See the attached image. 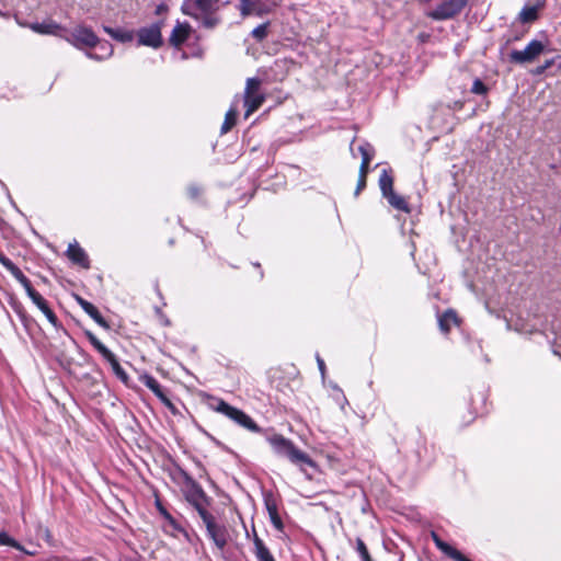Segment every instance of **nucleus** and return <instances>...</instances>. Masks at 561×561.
Masks as SVG:
<instances>
[{
  "mask_svg": "<svg viewBox=\"0 0 561 561\" xmlns=\"http://www.w3.org/2000/svg\"><path fill=\"white\" fill-rule=\"evenodd\" d=\"M221 0H183L181 12L199 23L206 30L219 26L222 19L219 14Z\"/></svg>",
  "mask_w": 561,
  "mask_h": 561,
  "instance_id": "1",
  "label": "nucleus"
},
{
  "mask_svg": "<svg viewBox=\"0 0 561 561\" xmlns=\"http://www.w3.org/2000/svg\"><path fill=\"white\" fill-rule=\"evenodd\" d=\"M274 453L278 456L286 457L291 463L297 466L316 467L314 461L308 454L304 453L295 446V444L280 434H273L266 437Z\"/></svg>",
  "mask_w": 561,
  "mask_h": 561,
  "instance_id": "2",
  "label": "nucleus"
},
{
  "mask_svg": "<svg viewBox=\"0 0 561 561\" xmlns=\"http://www.w3.org/2000/svg\"><path fill=\"white\" fill-rule=\"evenodd\" d=\"M208 405L211 410L224 414L237 425L252 433H262L263 430L254 422V420L242 410L230 405L221 398L209 397Z\"/></svg>",
  "mask_w": 561,
  "mask_h": 561,
  "instance_id": "3",
  "label": "nucleus"
},
{
  "mask_svg": "<svg viewBox=\"0 0 561 561\" xmlns=\"http://www.w3.org/2000/svg\"><path fill=\"white\" fill-rule=\"evenodd\" d=\"M164 20H159L150 25L142 26L137 30V46H147L153 49H159L163 45L162 28Z\"/></svg>",
  "mask_w": 561,
  "mask_h": 561,
  "instance_id": "4",
  "label": "nucleus"
},
{
  "mask_svg": "<svg viewBox=\"0 0 561 561\" xmlns=\"http://www.w3.org/2000/svg\"><path fill=\"white\" fill-rule=\"evenodd\" d=\"M469 0H444L426 13L434 21L455 19L467 7Z\"/></svg>",
  "mask_w": 561,
  "mask_h": 561,
  "instance_id": "5",
  "label": "nucleus"
},
{
  "mask_svg": "<svg viewBox=\"0 0 561 561\" xmlns=\"http://www.w3.org/2000/svg\"><path fill=\"white\" fill-rule=\"evenodd\" d=\"M545 44L541 41L533 39L523 50L514 49L510 53V61L518 65L534 62L543 51Z\"/></svg>",
  "mask_w": 561,
  "mask_h": 561,
  "instance_id": "6",
  "label": "nucleus"
},
{
  "mask_svg": "<svg viewBox=\"0 0 561 561\" xmlns=\"http://www.w3.org/2000/svg\"><path fill=\"white\" fill-rule=\"evenodd\" d=\"M278 3L279 0H240L238 9L243 18L252 14L262 16L270 13Z\"/></svg>",
  "mask_w": 561,
  "mask_h": 561,
  "instance_id": "7",
  "label": "nucleus"
},
{
  "mask_svg": "<svg viewBox=\"0 0 561 561\" xmlns=\"http://www.w3.org/2000/svg\"><path fill=\"white\" fill-rule=\"evenodd\" d=\"M67 41L78 48H92L99 44V37L87 26H77L72 30Z\"/></svg>",
  "mask_w": 561,
  "mask_h": 561,
  "instance_id": "8",
  "label": "nucleus"
},
{
  "mask_svg": "<svg viewBox=\"0 0 561 561\" xmlns=\"http://www.w3.org/2000/svg\"><path fill=\"white\" fill-rule=\"evenodd\" d=\"M204 525L206 527L208 537L220 551H224L228 545L229 539L227 527L222 524H218L214 516L205 520Z\"/></svg>",
  "mask_w": 561,
  "mask_h": 561,
  "instance_id": "9",
  "label": "nucleus"
},
{
  "mask_svg": "<svg viewBox=\"0 0 561 561\" xmlns=\"http://www.w3.org/2000/svg\"><path fill=\"white\" fill-rule=\"evenodd\" d=\"M181 476L185 484V499L190 504L197 501H206V492L186 471L181 470Z\"/></svg>",
  "mask_w": 561,
  "mask_h": 561,
  "instance_id": "10",
  "label": "nucleus"
},
{
  "mask_svg": "<svg viewBox=\"0 0 561 561\" xmlns=\"http://www.w3.org/2000/svg\"><path fill=\"white\" fill-rule=\"evenodd\" d=\"M192 32L193 28L187 22L178 21L169 37L170 45L180 48L188 39Z\"/></svg>",
  "mask_w": 561,
  "mask_h": 561,
  "instance_id": "11",
  "label": "nucleus"
},
{
  "mask_svg": "<svg viewBox=\"0 0 561 561\" xmlns=\"http://www.w3.org/2000/svg\"><path fill=\"white\" fill-rule=\"evenodd\" d=\"M75 299L77 304L84 310V312L89 314L100 327L105 330L111 329L110 323L105 320V318L93 304L78 295L75 296Z\"/></svg>",
  "mask_w": 561,
  "mask_h": 561,
  "instance_id": "12",
  "label": "nucleus"
},
{
  "mask_svg": "<svg viewBox=\"0 0 561 561\" xmlns=\"http://www.w3.org/2000/svg\"><path fill=\"white\" fill-rule=\"evenodd\" d=\"M33 301L34 305H36V307L45 314V317L47 318V320L49 321V323L56 328V329H62L65 333H67V331L62 328L60 321L58 320L57 316L55 314V312L50 309V307L48 306V302L46 301V299L41 295H36L33 299H31Z\"/></svg>",
  "mask_w": 561,
  "mask_h": 561,
  "instance_id": "13",
  "label": "nucleus"
},
{
  "mask_svg": "<svg viewBox=\"0 0 561 561\" xmlns=\"http://www.w3.org/2000/svg\"><path fill=\"white\" fill-rule=\"evenodd\" d=\"M66 254L73 264H77L83 268L90 267V260L88 254L77 242L69 244Z\"/></svg>",
  "mask_w": 561,
  "mask_h": 561,
  "instance_id": "14",
  "label": "nucleus"
},
{
  "mask_svg": "<svg viewBox=\"0 0 561 561\" xmlns=\"http://www.w3.org/2000/svg\"><path fill=\"white\" fill-rule=\"evenodd\" d=\"M265 508L268 513L271 523L277 530H283L284 524L278 514L277 503L272 494L265 495L264 497Z\"/></svg>",
  "mask_w": 561,
  "mask_h": 561,
  "instance_id": "15",
  "label": "nucleus"
},
{
  "mask_svg": "<svg viewBox=\"0 0 561 561\" xmlns=\"http://www.w3.org/2000/svg\"><path fill=\"white\" fill-rule=\"evenodd\" d=\"M542 3L540 2L533 5H524L518 14V21L523 24L534 23L535 21L538 20L539 11L542 9Z\"/></svg>",
  "mask_w": 561,
  "mask_h": 561,
  "instance_id": "16",
  "label": "nucleus"
},
{
  "mask_svg": "<svg viewBox=\"0 0 561 561\" xmlns=\"http://www.w3.org/2000/svg\"><path fill=\"white\" fill-rule=\"evenodd\" d=\"M253 552L257 561H275L270 549L265 546L264 541L259 537L255 530H253Z\"/></svg>",
  "mask_w": 561,
  "mask_h": 561,
  "instance_id": "17",
  "label": "nucleus"
},
{
  "mask_svg": "<svg viewBox=\"0 0 561 561\" xmlns=\"http://www.w3.org/2000/svg\"><path fill=\"white\" fill-rule=\"evenodd\" d=\"M453 325H459V318L455 310L448 309L438 317V327L444 334H448Z\"/></svg>",
  "mask_w": 561,
  "mask_h": 561,
  "instance_id": "18",
  "label": "nucleus"
},
{
  "mask_svg": "<svg viewBox=\"0 0 561 561\" xmlns=\"http://www.w3.org/2000/svg\"><path fill=\"white\" fill-rule=\"evenodd\" d=\"M9 305L13 309V311L19 316L23 325L27 329L33 322V319L27 314L23 304L16 297L10 296Z\"/></svg>",
  "mask_w": 561,
  "mask_h": 561,
  "instance_id": "19",
  "label": "nucleus"
},
{
  "mask_svg": "<svg viewBox=\"0 0 561 561\" xmlns=\"http://www.w3.org/2000/svg\"><path fill=\"white\" fill-rule=\"evenodd\" d=\"M264 101L265 95L263 93L244 95L245 117H249L252 113L257 111Z\"/></svg>",
  "mask_w": 561,
  "mask_h": 561,
  "instance_id": "20",
  "label": "nucleus"
},
{
  "mask_svg": "<svg viewBox=\"0 0 561 561\" xmlns=\"http://www.w3.org/2000/svg\"><path fill=\"white\" fill-rule=\"evenodd\" d=\"M103 358L106 362H108L115 376L124 383H127L129 377H128L127 373L124 370V368L121 366L115 354L110 351L108 355L107 354L104 355Z\"/></svg>",
  "mask_w": 561,
  "mask_h": 561,
  "instance_id": "21",
  "label": "nucleus"
},
{
  "mask_svg": "<svg viewBox=\"0 0 561 561\" xmlns=\"http://www.w3.org/2000/svg\"><path fill=\"white\" fill-rule=\"evenodd\" d=\"M103 30L113 39L121 42V43L131 42L135 37V33L133 31H127V30H123V28H113L110 26H104Z\"/></svg>",
  "mask_w": 561,
  "mask_h": 561,
  "instance_id": "22",
  "label": "nucleus"
},
{
  "mask_svg": "<svg viewBox=\"0 0 561 561\" xmlns=\"http://www.w3.org/2000/svg\"><path fill=\"white\" fill-rule=\"evenodd\" d=\"M378 184L383 197L393 192V176L390 169H383L381 171Z\"/></svg>",
  "mask_w": 561,
  "mask_h": 561,
  "instance_id": "23",
  "label": "nucleus"
},
{
  "mask_svg": "<svg viewBox=\"0 0 561 561\" xmlns=\"http://www.w3.org/2000/svg\"><path fill=\"white\" fill-rule=\"evenodd\" d=\"M385 198L393 208L408 214L411 213L409 203L405 201L404 197L398 195L394 191L386 195Z\"/></svg>",
  "mask_w": 561,
  "mask_h": 561,
  "instance_id": "24",
  "label": "nucleus"
},
{
  "mask_svg": "<svg viewBox=\"0 0 561 561\" xmlns=\"http://www.w3.org/2000/svg\"><path fill=\"white\" fill-rule=\"evenodd\" d=\"M34 32L38 34H57L59 30H61L60 25L53 21L43 22V23H33L30 26Z\"/></svg>",
  "mask_w": 561,
  "mask_h": 561,
  "instance_id": "25",
  "label": "nucleus"
},
{
  "mask_svg": "<svg viewBox=\"0 0 561 561\" xmlns=\"http://www.w3.org/2000/svg\"><path fill=\"white\" fill-rule=\"evenodd\" d=\"M96 46H99L100 50L103 54L102 55H98V54L88 51L87 53V57L88 58L95 59V60H102V59H104L106 57H110L113 54V46L108 42H106V41L101 42L99 39V44Z\"/></svg>",
  "mask_w": 561,
  "mask_h": 561,
  "instance_id": "26",
  "label": "nucleus"
},
{
  "mask_svg": "<svg viewBox=\"0 0 561 561\" xmlns=\"http://www.w3.org/2000/svg\"><path fill=\"white\" fill-rule=\"evenodd\" d=\"M210 502L211 499L209 496H206V501H197L192 503L193 507L197 511L203 523L214 516L207 511V506L210 505Z\"/></svg>",
  "mask_w": 561,
  "mask_h": 561,
  "instance_id": "27",
  "label": "nucleus"
},
{
  "mask_svg": "<svg viewBox=\"0 0 561 561\" xmlns=\"http://www.w3.org/2000/svg\"><path fill=\"white\" fill-rule=\"evenodd\" d=\"M237 108L231 107L225 115V121L221 125V134H227L236 125L237 122Z\"/></svg>",
  "mask_w": 561,
  "mask_h": 561,
  "instance_id": "28",
  "label": "nucleus"
},
{
  "mask_svg": "<svg viewBox=\"0 0 561 561\" xmlns=\"http://www.w3.org/2000/svg\"><path fill=\"white\" fill-rule=\"evenodd\" d=\"M356 552L360 557V561H374L366 543L363 541L362 538L355 539V546H354Z\"/></svg>",
  "mask_w": 561,
  "mask_h": 561,
  "instance_id": "29",
  "label": "nucleus"
},
{
  "mask_svg": "<svg viewBox=\"0 0 561 561\" xmlns=\"http://www.w3.org/2000/svg\"><path fill=\"white\" fill-rule=\"evenodd\" d=\"M140 381L153 393H158V391L162 388L158 380L149 374H144L140 376Z\"/></svg>",
  "mask_w": 561,
  "mask_h": 561,
  "instance_id": "30",
  "label": "nucleus"
},
{
  "mask_svg": "<svg viewBox=\"0 0 561 561\" xmlns=\"http://www.w3.org/2000/svg\"><path fill=\"white\" fill-rule=\"evenodd\" d=\"M268 25L270 23L268 22H265L263 24H260L257 25L256 27H254L251 32V35L252 37L256 41V42H262L264 41L266 37H267V34H268Z\"/></svg>",
  "mask_w": 561,
  "mask_h": 561,
  "instance_id": "31",
  "label": "nucleus"
},
{
  "mask_svg": "<svg viewBox=\"0 0 561 561\" xmlns=\"http://www.w3.org/2000/svg\"><path fill=\"white\" fill-rule=\"evenodd\" d=\"M261 80L256 77L249 78L245 83L244 95L260 93Z\"/></svg>",
  "mask_w": 561,
  "mask_h": 561,
  "instance_id": "32",
  "label": "nucleus"
},
{
  "mask_svg": "<svg viewBox=\"0 0 561 561\" xmlns=\"http://www.w3.org/2000/svg\"><path fill=\"white\" fill-rule=\"evenodd\" d=\"M431 536L437 549H439L443 553L448 556L454 547L442 540V538L434 531L432 533Z\"/></svg>",
  "mask_w": 561,
  "mask_h": 561,
  "instance_id": "33",
  "label": "nucleus"
},
{
  "mask_svg": "<svg viewBox=\"0 0 561 561\" xmlns=\"http://www.w3.org/2000/svg\"><path fill=\"white\" fill-rule=\"evenodd\" d=\"M0 546H9L16 550H22L21 545L4 531L0 533Z\"/></svg>",
  "mask_w": 561,
  "mask_h": 561,
  "instance_id": "34",
  "label": "nucleus"
},
{
  "mask_svg": "<svg viewBox=\"0 0 561 561\" xmlns=\"http://www.w3.org/2000/svg\"><path fill=\"white\" fill-rule=\"evenodd\" d=\"M471 92L478 95H485L489 92V88L479 78L474 79Z\"/></svg>",
  "mask_w": 561,
  "mask_h": 561,
  "instance_id": "35",
  "label": "nucleus"
},
{
  "mask_svg": "<svg viewBox=\"0 0 561 561\" xmlns=\"http://www.w3.org/2000/svg\"><path fill=\"white\" fill-rule=\"evenodd\" d=\"M358 151L362 154V159L367 158V162H370L374 157V148L370 144L365 142L358 147Z\"/></svg>",
  "mask_w": 561,
  "mask_h": 561,
  "instance_id": "36",
  "label": "nucleus"
},
{
  "mask_svg": "<svg viewBox=\"0 0 561 561\" xmlns=\"http://www.w3.org/2000/svg\"><path fill=\"white\" fill-rule=\"evenodd\" d=\"M19 283L23 286V288L25 289V291H26L27 296L30 297V299H33L36 295L39 294L38 291H36L33 288L30 279L26 276H24L22 279H20Z\"/></svg>",
  "mask_w": 561,
  "mask_h": 561,
  "instance_id": "37",
  "label": "nucleus"
},
{
  "mask_svg": "<svg viewBox=\"0 0 561 561\" xmlns=\"http://www.w3.org/2000/svg\"><path fill=\"white\" fill-rule=\"evenodd\" d=\"M154 396L168 408L170 409L173 413H175V407L174 404L171 402V400L168 398L167 393L164 392V390L161 388L158 393H154Z\"/></svg>",
  "mask_w": 561,
  "mask_h": 561,
  "instance_id": "38",
  "label": "nucleus"
},
{
  "mask_svg": "<svg viewBox=\"0 0 561 561\" xmlns=\"http://www.w3.org/2000/svg\"><path fill=\"white\" fill-rule=\"evenodd\" d=\"M90 343L102 356L108 355L110 350L96 336H93Z\"/></svg>",
  "mask_w": 561,
  "mask_h": 561,
  "instance_id": "39",
  "label": "nucleus"
},
{
  "mask_svg": "<svg viewBox=\"0 0 561 561\" xmlns=\"http://www.w3.org/2000/svg\"><path fill=\"white\" fill-rule=\"evenodd\" d=\"M187 194L191 199L197 201L202 195V188L196 185H191L187 188Z\"/></svg>",
  "mask_w": 561,
  "mask_h": 561,
  "instance_id": "40",
  "label": "nucleus"
},
{
  "mask_svg": "<svg viewBox=\"0 0 561 561\" xmlns=\"http://www.w3.org/2000/svg\"><path fill=\"white\" fill-rule=\"evenodd\" d=\"M0 263L8 272L15 266V264L2 253H0Z\"/></svg>",
  "mask_w": 561,
  "mask_h": 561,
  "instance_id": "41",
  "label": "nucleus"
},
{
  "mask_svg": "<svg viewBox=\"0 0 561 561\" xmlns=\"http://www.w3.org/2000/svg\"><path fill=\"white\" fill-rule=\"evenodd\" d=\"M0 263L8 272L15 266V264L2 253H0Z\"/></svg>",
  "mask_w": 561,
  "mask_h": 561,
  "instance_id": "42",
  "label": "nucleus"
},
{
  "mask_svg": "<svg viewBox=\"0 0 561 561\" xmlns=\"http://www.w3.org/2000/svg\"><path fill=\"white\" fill-rule=\"evenodd\" d=\"M0 263L8 272L15 266V264L2 253H0Z\"/></svg>",
  "mask_w": 561,
  "mask_h": 561,
  "instance_id": "43",
  "label": "nucleus"
},
{
  "mask_svg": "<svg viewBox=\"0 0 561 561\" xmlns=\"http://www.w3.org/2000/svg\"><path fill=\"white\" fill-rule=\"evenodd\" d=\"M0 263L8 272L15 266V264L2 253H0Z\"/></svg>",
  "mask_w": 561,
  "mask_h": 561,
  "instance_id": "44",
  "label": "nucleus"
},
{
  "mask_svg": "<svg viewBox=\"0 0 561 561\" xmlns=\"http://www.w3.org/2000/svg\"><path fill=\"white\" fill-rule=\"evenodd\" d=\"M0 263L8 272L15 266V264L2 253H0Z\"/></svg>",
  "mask_w": 561,
  "mask_h": 561,
  "instance_id": "45",
  "label": "nucleus"
},
{
  "mask_svg": "<svg viewBox=\"0 0 561 561\" xmlns=\"http://www.w3.org/2000/svg\"><path fill=\"white\" fill-rule=\"evenodd\" d=\"M369 163L370 162H367V158L366 159H362L358 176L367 178V174H368V171H369Z\"/></svg>",
  "mask_w": 561,
  "mask_h": 561,
  "instance_id": "46",
  "label": "nucleus"
},
{
  "mask_svg": "<svg viewBox=\"0 0 561 561\" xmlns=\"http://www.w3.org/2000/svg\"><path fill=\"white\" fill-rule=\"evenodd\" d=\"M158 507H159L160 513L163 515V517H164L167 520H169V523H170L174 528H176L175 519L171 516V514H170L165 508H163L161 505H159Z\"/></svg>",
  "mask_w": 561,
  "mask_h": 561,
  "instance_id": "47",
  "label": "nucleus"
},
{
  "mask_svg": "<svg viewBox=\"0 0 561 561\" xmlns=\"http://www.w3.org/2000/svg\"><path fill=\"white\" fill-rule=\"evenodd\" d=\"M553 64H554V59H553V58H552V59H548V60H546L543 65H541V66L537 67V69H536V73H537V75H541V73H543V72H545L547 69H549Z\"/></svg>",
  "mask_w": 561,
  "mask_h": 561,
  "instance_id": "48",
  "label": "nucleus"
},
{
  "mask_svg": "<svg viewBox=\"0 0 561 561\" xmlns=\"http://www.w3.org/2000/svg\"><path fill=\"white\" fill-rule=\"evenodd\" d=\"M366 181L367 178H360L358 176L356 190H355V196H357L365 187H366Z\"/></svg>",
  "mask_w": 561,
  "mask_h": 561,
  "instance_id": "49",
  "label": "nucleus"
},
{
  "mask_svg": "<svg viewBox=\"0 0 561 561\" xmlns=\"http://www.w3.org/2000/svg\"><path fill=\"white\" fill-rule=\"evenodd\" d=\"M11 273V275L18 280L20 282V279H22L25 275L23 274V272L15 265L12 270L9 271Z\"/></svg>",
  "mask_w": 561,
  "mask_h": 561,
  "instance_id": "50",
  "label": "nucleus"
},
{
  "mask_svg": "<svg viewBox=\"0 0 561 561\" xmlns=\"http://www.w3.org/2000/svg\"><path fill=\"white\" fill-rule=\"evenodd\" d=\"M169 8L165 3H160L157 5L156 10H154V14L157 15H161L165 12H168Z\"/></svg>",
  "mask_w": 561,
  "mask_h": 561,
  "instance_id": "51",
  "label": "nucleus"
},
{
  "mask_svg": "<svg viewBox=\"0 0 561 561\" xmlns=\"http://www.w3.org/2000/svg\"><path fill=\"white\" fill-rule=\"evenodd\" d=\"M317 363H318L319 370L321 371L322 375H324V371H325L324 360L320 356H317Z\"/></svg>",
  "mask_w": 561,
  "mask_h": 561,
  "instance_id": "52",
  "label": "nucleus"
},
{
  "mask_svg": "<svg viewBox=\"0 0 561 561\" xmlns=\"http://www.w3.org/2000/svg\"><path fill=\"white\" fill-rule=\"evenodd\" d=\"M253 265H254V267H257L260 270V279H262L264 274H263V271L261 268V264L260 263H254Z\"/></svg>",
  "mask_w": 561,
  "mask_h": 561,
  "instance_id": "53",
  "label": "nucleus"
},
{
  "mask_svg": "<svg viewBox=\"0 0 561 561\" xmlns=\"http://www.w3.org/2000/svg\"><path fill=\"white\" fill-rule=\"evenodd\" d=\"M85 335L88 337V340L90 341L93 336H95L92 332L90 331H85Z\"/></svg>",
  "mask_w": 561,
  "mask_h": 561,
  "instance_id": "54",
  "label": "nucleus"
},
{
  "mask_svg": "<svg viewBox=\"0 0 561 561\" xmlns=\"http://www.w3.org/2000/svg\"><path fill=\"white\" fill-rule=\"evenodd\" d=\"M517 39H519V36H515V37H513V38H508V39H507V43H511L512 41H517Z\"/></svg>",
  "mask_w": 561,
  "mask_h": 561,
  "instance_id": "55",
  "label": "nucleus"
}]
</instances>
